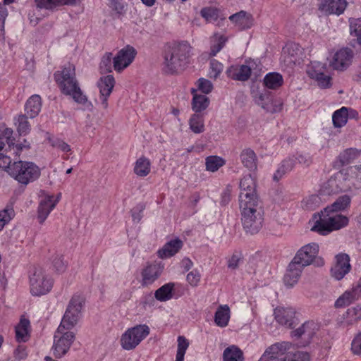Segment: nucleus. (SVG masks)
<instances>
[{"mask_svg":"<svg viewBox=\"0 0 361 361\" xmlns=\"http://www.w3.org/2000/svg\"><path fill=\"white\" fill-rule=\"evenodd\" d=\"M198 89L204 94H209L213 89L212 83L204 78H200L197 81Z\"/></svg>","mask_w":361,"mask_h":361,"instance_id":"6e6d98bb","label":"nucleus"},{"mask_svg":"<svg viewBox=\"0 0 361 361\" xmlns=\"http://www.w3.org/2000/svg\"><path fill=\"white\" fill-rule=\"evenodd\" d=\"M325 66L319 62H314L308 69V75L317 82L322 88H327L331 86V78L326 74Z\"/></svg>","mask_w":361,"mask_h":361,"instance_id":"2eb2a0df","label":"nucleus"},{"mask_svg":"<svg viewBox=\"0 0 361 361\" xmlns=\"http://www.w3.org/2000/svg\"><path fill=\"white\" fill-rule=\"evenodd\" d=\"M151 170V163L145 157H140L135 163L134 172L140 177L147 176Z\"/></svg>","mask_w":361,"mask_h":361,"instance_id":"e433bc0d","label":"nucleus"},{"mask_svg":"<svg viewBox=\"0 0 361 361\" xmlns=\"http://www.w3.org/2000/svg\"><path fill=\"white\" fill-rule=\"evenodd\" d=\"M61 0H35L36 6L40 9L52 11L61 6Z\"/></svg>","mask_w":361,"mask_h":361,"instance_id":"49530a36","label":"nucleus"},{"mask_svg":"<svg viewBox=\"0 0 361 361\" xmlns=\"http://www.w3.org/2000/svg\"><path fill=\"white\" fill-rule=\"evenodd\" d=\"M175 284L173 283H168L158 288L154 293L155 298L159 301H167L172 298L173 290Z\"/></svg>","mask_w":361,"mask_h":361,"instance_id":"4c0bfd02","label":"nucleus"},{"mask_svg":"<svg viewBox=\"0 0 361 361\" xmlns=\"http://www.w3.org/2000/svg\"><path fill=\"white\" fill-rule=\"evenodd\" d=\"M222 357L223 361H244L243 352L235 345L227 347Z\"/></svg>","mask_w":361,"mask_h":361,"instance_id":"473e14b6","label":"nucleus"},{"mask_svg":"<svg viewBox=\"0 0 361 361\" xmlns=\"http://www.w3.org/2000/svg\"><path fill=\"white\" fill-rule=\"evenodd\" d=\"M350 257L346 254L336 256V263L331 269V276L336 280L342 279L350 270Z\"/></svg>","mask_w":361,"mask_h":361,"instance_id":"a211bd4d","label":"nucleus"},{"mask_svg":"<svg viewBox=\"0 0 361 361\" xmlns=\"http://www.w3.org/2000/svg\"><path fill=\"white\" fill-rule=\"evenodd\" d=\"M54 77L64 94L71 96L76 103L83 105L87 109L92 107V104L88 101L87 96L79 87L73 65L68 64L61 72L55 73Z\"/></svg>","mask_w":361,"mask_h":361,"instance_id":"f03ea898","label":"nucleus"},{"mask_svg":"<svg viewBox=\"0 0 361 361\" xmlns=\"http://www.w3.org/2000/svg\"><path fill=\"white\" fill-rule=\"evenodd\" d=\"M241 261V254L235 252L228 261V267L231 269L238 268L239 263Z\"/></svg>","mask_w":361,"mask_h":361,"instance_id":"e2e57ef3","label":"nucleus"},{"mask_svg":"<svg viewBox=\"0 0 361 361\" xmlns=\"http://www.w3.org/2000/svg\"><path fill=\"white\" fill-rule=\"evenodd\" d=\"M163 267L157 263L148 264L141 271V285L148 286L159 279Z\"/></svg>","mask_w":361,"mask_h":361,"instance_id":"aec40b11","label":"nucleus"},{"mask_svg":"<svg viewBox=\"0 0 361 361\" xmlns=\"http://www.w3.org/2000/svg\"><path fill=\"white\" fill-rule=\"evenodd\" d=\"M361 173L357 167L342 169L332 176L326 183L328 193L350 190L355 186V178Z\"/></svg>","mask_w":361,"mask_h":361,"instance_id":"39448f33","label":"nucleus"},{"mask_svg":"<svg viewBox=\"0 0 361 361\" xmlns=\"http://www.w3.org/2000/svg\"><path fill=\"white\" fill-rule=\"evenodd\" d=\"M12 135H13V130L11 128H5L4 131L2 132V135L0 136V137H3V140L4 139L6 140L10 150H11L12 145H14V142H13L14 140L12 138Z\"/></svg>","mask_w":361,"mask_h":361,"instance_id":"0e129e2a","label":"nucleus"},{"mask_svg":"<svg viewBox=\"0 0 361 361\" xmlns=\"http://www.w3.org/2000/svg\"><path fill=\"white\" fill-rule=\"evenodd\" d=\"M182 246L183 242L179 238L171 240L158 251V255L162 259L171 257L176 254Z\"/></svg>","mask_w":361,"mask_h":361,"instance_id":"c85d7f7f","label":"nucleus"},{"mask_svg":"<svg viewBox=\"0 0 361 361\" xmlns=\"http://www.w3.org/2000/svg\"><path fill=\"white\" fill-rule=\"evenodd\" d=\"M191 47L187 42L168 46L163 54L162 71L173 74L182 70L188 63Z\"/></svg>","mask_w":361,"mask_h":361,"instance_id":"7ed1b4c3","label":"nucleus"},{"mask_svg":"<svg viewBox=\"0 0 361 361\" xmlns=\"http://www.w3.org/2000/svg\"><path fill=\"white\" fill-rule=\"evenodd\" d=\"M226 42V39L223 36H219L218 37L217 42L212 44L211 47V56H215L218 52H219L221 49L224 47Z\"/></svg>","mask_w":361,"mask_h":361,"instance_id":"13d9d810","label":"nucleus"},{"mask_svg":"<svg viewBox=\"0 0 361 361\" xmlns=\"http://www.w3.org/2000/svg\"><path fill=\"white\" fill-rule=\"evenodd\" d=\"M288 361H310V356L308 353L296 350L295 346L290 350Z\"/></svg>","mask_w":361,"mask_h":361,"instance_id":"09e8293b","label":"nucleus"},{"mask_svg":"<svg viewBox=\"0 0 361 361\" xmlns=\"http://www.w3.org/2000/svg\"><path fill=\"white\" fill-rule=\"evenodd\" d=\"M348 224V217L325 208L321 212L319 219L316 221L311 230L320 235H326L333 231L346 226Z\"/></svg>","mask_w":361,"mask_h":361,"instance_id":"20e7f679","label":"nucleus"},{"mask_svg":"<svg viewBox=\"0 0 361 361\" xmlns=\"http://www.w3.org/2000/svg\"><path fill=\"white\" fill-rule=\"evenodd\" d=\"M346 0H322L319 6L320 12L326 16L342 14L346 8Z\"/></svg>","mask_w":361,"mask_h":361,"instance_id":"6ab92c4d","label":"nucleus"},{"mask_svg":"<svg viewBox=\"0 0 361 361\" xmlns=\"http://www.w3.org/2000/svg\"><path fill=\"white\" fill-rule=\"evenodd\" d=\"M350 35L357 37V42L361 45V18L350 20Z\"/></svg>","mask_w":361,"mask_h":361,"instance_id":"de8ad7c7","label":"nucleus"},{"mask_svg":"<svg viewBox=\"0 0 361 361\" xmlns=\"http://www.w3.org/2000/svg\"><path fill=\"white\" fill-rule=\"evenodd\" d=\"M53 265L56 271H63L66 268V264L63 262L62 256L56 255L52 261Z\"/></svg>","mask_w":361,"mask_h":361,"instance_id":"69168bd1","label":"nucleus"},{"mask_svg":"<svg viewBox=\"0 0 361 361\" xmlns=\"http://www.w3.org/2000/svg\"><path fill=\"white\" fill-rule=\"evenodd\" d=\"M350 196L343 195L339 197L331 206L326 207V209H330V210L339 213L350 205Z\"/></svg>","mask_w":361,"mask_h":361,"instance_id":"37998d69","label":"nucleus"},{"mask_svg":"<svg viewBox=\"0 0 361 361\" xmlns=\"http://www.w3.org/2000/svg\"><path fill=\"white\" fill-rule=\"evenodd\" d=\"M280 165L287 171L290 172L295 166V160L293 157L285 159Z\"/></svg>","mask_w":361,"mask_h":361,"instance_id":"774afa93","label":"nucleus"},{"mask_svg":"<svg viewBox=\"0 0 361 361\" xmlns=\"http://www.w3.org/2000/svg\"><path fill=\"white\" fill-rule=\"evenodd\" d=\"M14 216L13 202L11 201L6 205L4 209L0 211V231L4 229V226L8 224Z\"/></svg>","mask_w":361,"mask_h":361,"instance_id":"58836bf2","label":"nucleus"},{"mask_svg":"<svg viewBox=\"0 0 361 361\" xmlns=\"http://www.w3.org/2000/svg\"><path fill=\"white\" fill-rule=\"evenodd\" d=\"M255 182L250 175L240 182L239 205L243 229L251 235L257 233L263 224V211L255 192Z\"/></svg>","mask_w":361,"mask_h":361,"instance_id":"f257e3e1","label":"nucleus"},{"mask_svg":"<svg viewBox=\"0 0 361 361\" xmlns=\"http://www.w3.org/2000/svg\"><path fill=\"white\" fill-rule=\"evenodd\" d=\"M5 146L3 137H0V168H6L11 162V157L4 155L2 150Z\"/></svg>","mask_w":361,"mask_h":361,"instance_id":"4d7b16f0","label":"nucleus"},{"mask_svg":"<svg viewBox=\"0 0 361 361\" xmlns=\"http://www.w3.org/2000/svg\"><path fill=\"white\" fill-rule=\"evenodd\" d=\"M319 245L315 243H311L302 247L293 259L302 267H307L317 259Z\"/></svg>","mask_w":361,"mask_h":361,"instance_id":"ddd939ff","label":"nucleus"},{"mask_svg":"<svg viewBox=\"0 0 361 361\" xmlns=\"http://www.w3.org/2000/svg\"><path fill=\"white\" fill-rule=\"evenodd\" d=\"M61 197V194L54 195H45L39 202L37 209V218L40 224L44 223L50 212L54 209Z\"/></svg>","mask_w":361,"mask_h":361,"instance_id":"f3484780","label":"nucleus"},{"mask_svg":"<svg viewBox=\"0 0 361 361\" xmlns=\"http://www.w3.org/2000/svg\"><path fill=\"white\" fill-rule=\"evenodd\" d=\"M114 85L115 80L111 75L101 78L98 82V87L100 93V105L104 109H106L109 106L108 98L112 92Z\"/></svg>","mask_w":361,"mask_h":361,"instance_id":"dca6fc26","label":"nucleus"},{"mask_svg":"<svg viewBox=\"0 0 361 361\" xmlns=\"http://www.w3.org/2000/svg\"><path fill=\"white\" fill-rule=\"evenodd\" d=\"M251 68L247 65L231 66L226 71L228 77L239 81L247 80L251 75Z\"/></svg>","mask_w":361,"mask_h":361,"instance_id":"b1692460","label":"nucleus"},{"mask_svg":"<svg viewBox=\"0 0 361 361\" xmlns=\"http://www.w3.org/2000/svg\"><path fill=\"white\" fill-rule=\"evenodd\" d=\"M74 338L75 335L73 332L68 331V330H61L59 332L58 328L54 335V345L52 347L54 355L56 358H61L66 355Z\"/></svg>","mask_w":361,"mask_h":361,"instance_id":"9b49d317","label":"nucleus"},{"mask_svg":"<svg viewBox=\"0 0 361 361\" xmlns=\"http://www.w3.org/2000/svg\"><path fill=\"white\" fill-rule=\"evenodd\" d=\"M27 356L25 348L18 346L14 351V361H20L25 360Z\"/></svg>","mask_w":361,"mask_h":361,"instance_id":"338daca9","label":"nucleus"},{"mask_svg":"<svg viewBox=\"0 0 361 361\" xmlns=\"http://www.w3.org/2000/svg\"><path fill=\"white\" fill-rule=\"evenodd\" d=\"M351 350L354 354H361V332L353 338L351 343Z\"/></svg>","mask_w":361,"mask_h":361,"instance_id":"680f3d73","label":"nucleus"},{"mask_svg":"<svg viewBox=\"0 0 361 361\" xmlns=\"http://www.w3.org/2000/svg\"><path fill=\"white\" fill-rule=\"evenodd\" d=\"M109 6L118 15H123L126 13V5L123 0H111Z\"/></svg>","mask_w":361,"mask_h":361,"instance_id":"5fc2aeb1","label":"nucleus"},{"mask_svg":"<svg viewBox=\"0 0 361 361\" xmlns=\"http://www.w3.org/2000/svg\"><path fill=\"white\" fill-rule=\"evenodd\" d=\"M193 97L192 100V109L196 113L201 112L206 109L209 104L208 97L204 94H199L195 90H192Z\"/></svg>","mask_w":361,"mask_h":361,"instance_id":"c9c22d12","label":"nucleus"},{"mask_svg":"<svg viewBox=\"0 0 361 361\" xmlns=\"http://www.w3.org/2000/svg\"><path fill=\"white\" fill-rule=\"evenodd\" d=\"M27 115H19L16 118V125L20 135H27L30 130V126L27 119Z\"/></svg>","mask_w":361,"mask_h":361,"instance_id":"c03bdc74","label":"nucleus"},{"mask_svg":"<svg viewBox=\"0 0 361 361\" xmlns=\"http://www.w3.org/2000/svg\"><path fill=\"white\" fill-rule=\"evenodd\" d=\"M295 312L292 307H279L274 310V317L276 322L288 328H293L295 324Z\"/></svg>","mask_w":361,"mask_h":361,"instance_id":"412c9836","label":"nucleus"},{"mask_svg":"<svg viewBox=\"0 0 361 361\" xmlns=\"http://www.w3.org/2000/svg\"><path fill=\"white\" fill-rule=\"evenodd\" d=\"M49 142L53 147L60 149L63 152H68L71 151V146L61 139H50Z\"/></svg>","mask_w":361,"mask_h":361,"instance_id":"864d4df0","label":"nucleus"},{"mask_svg":"<svg viewBox=\"0 0 361 361\" xmlns=\"http://www.w3.org/2000/svg\"><path fill=\"white\" fill-rule=\"evenodd\" d=\"M361 298V285L360 283L350 290L345 291L335 302L337 308L348 306L353 302Z\"/></svg>","mask_w":361,"mask_h":361,"instance_id":"4be33fe9","label":"nucleus"},{"mask_svg":"<svg viewBox=\"0 0 361 361\" xmlns=\"http://www.w3.org/2000/svg\"><path fill=\"white\" fill-rule=\"evenodd\" d=\"M149 334V328L146 324L136 325L126 330L121 338L122 348L127 350L135 348Z\"/></svg>","mask_w":361,"mask_h":361,"instance_id":"1a4fd4ad","label":"nucleus"},{"mask_svg":"<svg viewBox=\"0 0 361 361\" xmlns=\"http://www.w3.org/2000/svg\"><path fill=\"white\" fill-rule=\"evenodd\" d=\"M293 344L288 341L276 343L269 347L258 361H288Z\"/></svg>","mask_w":361,"mask_h":361,"instance_id":"9d476101","label":"nucleus"},{"mask_svg":"<svg viewBox=\"0 0 361 361\" xmlns=\"http://www.w3.org/2000/svg\"><path fill=\"white\" fill-rule=\"evenodd\" d=\"M200 13L207 23H214L219 18L218 11L212 8H204L201 10Z\"/></svg>","mask_w":361,"mask_h":361,"instance_id":"3c124183","label":"nucleus"},{"mask_svg":"<svg viewBox=\"0 0 361 361\" xmlns=\"http://www.w3.org/2000/svg\"><path fill=\"white\" fill-rule=\"evenodd\" d=\"M230 319V309L227 305H220L215 312L214 322L220 327L228 325Z\"/></svg>","mask_w":361,"mask_h":361,"instance_id":"2f4dec72","label":"nucleus"},{"mask_svg":"<svg viewBox=\"0 0 361 361\" xmlns=\"http://www.w3.org/2000/svg\"><path fill=\"white\" fill-rule=\"evenodd\" d=\"M7 169L8 174L22 185H27L40 176V169L33 162L14 161L9 164Z\"/></svg>","mask_w":361,"mask_h":361,"instance_id":"423d86ee","label":"nucleus"},{"mask_svg":"<svg viewBox=\"0 0 361 361\" xmlns=\"http://www.w3.org/2000/svg\"><path fill=\"white\" fill-rule=\"evenodd\" d=\"M42 107L41 97L37 94L31 96L25 104V111L27 116L30 118L36 117Z\"/></svg>","mask_w":361,"mask_h":361,"instance_id":"c756f323","label":"nucleus"},{"mask_svg":"<svg viewBox=\"0 0 361 361\" xmlns=\"http://www.w3.org/2000/svg\"><path fill=\"white\" fill-rule=\"evenodd\" d=\"M354 52L350 48H342L335 52L330 61V66L338 71L346 70L352 63Z\"/></svg>","mask_w":361,"mask_h":361,"instance_id":"4468645a","label":"nucleus"},{"mask_svg":"<svg viewBox=\"0 0 361 361\" xmlns=\"http://www.w3.org/2000/svg\"><path fill=\"white\" fill-rule=\"evenodd\" d=\"M317 329V324L313 322H305L301 326L291 332V336L293 338H302L304 340L303 345H305L310 343Z\"/></svg>","mask_w":361,"mask_h":361,"instance_id":"5701e85b","label":"nucleus"},{"mask_svg":"<svg viewBox=\"0 0 361 361\" xmlns=\"http://www.w3.org/2000/svg\"><path fill=\"white\" fill-rule=\"evenodd\" d=\"M303 268V267L292 260L284 276L283 280L286 286L288 287L293 286L298 281Z\"/></svg>","mask_w":361,"mask_h":361,"instance_id":"393cba45","label":"nucleus"},{"mask_svg":"<svg viewBox=\"0 0 361 361\" xmlns=\"http://www.w3.org/2000/svg\"><path fill=\"white\" fill-rule=\"evenodd\" d=\"M200 274L196 269L191 271L187 275L188 282L192 286H197L200 281Z\"/></svg>","mask_w":361,"mask_h":361,"instance_id":"052dcab7","label":"nucleus"},{"mask_svg":"<svg viewBox=\"0 0 361 361\" xmlns=\"http://www.w3.org/2000/svg\"><path fill=\"white\" fill-rule=\"evenodd\" d=\"M283 83V76L276 72H271L266 74L263 79L264 87L269 90H278L282 86Z\"/></svg>","mask_w":361,"mask_h":361,"instance_id":"7c9ffc66","label":"nucleus"},{"mask_svg":"<svg viewBox=\"0 0 361 361\" xmlns=\"http://www.w3.org/2000/svg\"><path fill=\"white\" fill-rule=\"evenodd\" d=\"M30 322L26 319H21L16 327V338L18 342H26L29 337Z\"/></svg>","mask_w":361,"mask_h":361,"instance_id":"f704fd0d","label":"nucleus"},{"mask_svg":"<svg viewBox=\"0 0 361 361\" xmlns=\"http://www.w3.org/2000/svg\"><path fill=\"white\" fill-rule=\"evenodd\" d=\"M226 164V161L219 156H209L206 158V169L211 172H215Z\"/></svg>","mask_w":361,"mask_h":361,"instance_id":"79ce46f5","label":"nucleus"},{"mask_svg":"<svg viewBox=\"0 0 361 361\" xmlns=\"http://www.w3.org/2000/svg\"><path fill=\"white\" fill-rule=\"evenodd\" d=\"M361 321V306L356 305L348 308L342 316L341 324L344 326H350L357 324Z\"/></svg>","mask_w":361,"mask_h":361,"instance_id":"bb28decb","label":"nucleus"},{"mask_svg":"<svg viewBox=\"0 0 361 361\" xmlns=\"http://www.w3.org/2000/svg\"><path fill=\"white\" fill-rule=\"evenodd\" d=\"M294 159L305 166H309L312 163V158L307 153L298 154Z\"/></svg>","mask_w":361,"mask_h":361,"instance_id":"bf43d9fd","label":"nucleus"},{"mask_svg":"<svg viewBox=\"0 0 361 361\" xmlns=\"http://www.w3.org/2000/svg\"><path fill=\"white\" fill-rule=\"evenodd\" d=\"M224 66L221 63L216 59H212L210 61V70L209 72L211 78H217L223 71Z\"/></svg>","mask_w":361,"mask_h":361,"instance_id":"603ef678","label":"nucleus"},{"mask_svg":"<svg viewBox=\"0 0 361 361\" xmlns=\"http://www.w3.org/2000/svg\"><path fill=\"white\" fill-rule=\"evenodd\" d=\"M190 129L196 134H200L204 131V121L201 115L192 114L188 121Z\"/></svg>","mask_w":361,"mask_h":361,"instance_id":"ea45409f","label":"nucleus"},{"mask_svg":"<svg viewBox=\"0 0 361 361\" xmlns=\"http://www.w3.org/2000/svg\"><path fill=\"white\" fill-rule=\"evenodd\" d=\"M53 285V279L41 268H35L30 276V293L32 295L40 296L49 293Z\"/></svg>","mask_w":361,"mask_h":361,"instance_id":"6e6552de","label":"nucleus"},{"mask_svg":"<svg viewBox=\"0 0 361 361\" xmlns=\"http://www.w3.org/2000/svg\"><path fill=\"white\" fill-rule=\"evenodd\" d=\"M240 160L243 166L249 171H255L257 168V154L250 148H245L240 152Z\"/></svg>","mask_w":361,"mask_h":361,"instance_id":"cd10ccee","label":"nucleus"},{"mask_svg":"<svg viewBox=\"0 0 361 361\" xmlns=\"http://www.w3.org/2000/svg\"><path fill=\"white\" fill-rule=\"evenodd\" d=\"M332 121L336 128L344 126L348 121V108L343 106L334 111L332 116Z\"/></svg>","mask_w":361,"mask_h":361,"instance_id":"a19ab883","label":"nucleus"},{"mask_svg":"<svg viewBox=\"0 0 361 361\" xmlns=\"http://www.w3.org/2000/svg\"><path fill=\"white\" fill-rule=\"evenodd\" d=\"M99 67L102 71L107 73L112 71V68H114V57L111 53H106L103 56Z\"/></svg>","mask_w":361,"mask_h":361,"instance_id":"8fccbe9b","label":"nucleus"},{"mask_svg":"<svg viewBox=\"0 0 361 361\" xmlns=\"http://www.w3.org/2000/svg\"><path fill=\"white\" fill-rule=\"evenodd\" d=\"M84 303V298L79 295H74L71 298L59 326V332L61 330H70L75 326L81 317Z\"/></svg>","mask_w":361,"mask_h":361,"instance_id":"0eeeda50","label":"nucleus"},{"mask_svg":"<svg viewBox=\"0 0 361 361\" xmlns=\"http://www.w3.org/2000/svg\"><path fill=\"white\" fill-rule=\"evenodd\" d=\"M136 55L137 51L133 47L127 45L122 48L114 57V70L118 73L123 71L133 63Z\"/></svg>","mask_w":361,"mask_h":361,"instance_id":"f8f14e48","label":"nucleus"},{"mask_svg":"<svg viewBox=\"0 0 361 361\" xmlns=\"http://www.w3.org/2000/svg\"><path fill=\"white\" fill-rule=\"evenodd\" d=\"M361 151L356 148H348L340 153L338 160L342 166L348 165L360 156Z\"/></svg>","mask_w":361,"mask_h":361,"instance_id":"72a5a7b5","label":"nucleus"},{"mask_svg":"<svg viewBox=\"0 0 361 361\" xmlns=\"http://www.w3.org/2000/svg\"><path fill=\"white\" fill-rule=\"evenodd\" d=\"M229 20L233 22L240 30L248 29L253 25V18L251 14L246 11H241L229 17Z\"/></svg>","mask_w":361,"mask_h":361,"instance_id":"a878e982","label":"nucleus"},{"mask_svg":"<svg viewBox=\"0 0 361 361\" xmlns=\"http://www.w3.org/2000/svg\"><path fill=\"white\" fill-rule=\"evenodd\" d=\"M188 346L189 342L188 340L184 336H178L176 361H184V356Z\"/></svg>","mask_w":361,"mask_h":361,"instance_id":"a18cd8bd","label":"nucleus"}]
</instances>
